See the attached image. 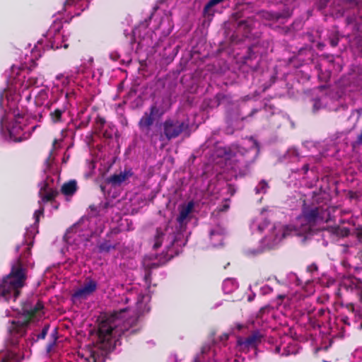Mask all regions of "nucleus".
Returning <instances> with one entry per match:
<instances>
[{"mask_svg":"<svg viewBox=\"0 0 362 362\" xmlns=\"http://www.w3.org/2000/svg\"><path fill=\"white\" fill-rule=\"evenodd\" d=\"M32 246V243L26 245L23 253L12 264L9 274L0 279V300L16 301L20 296L27 280L28 271L23 261L30 255Z\"/></svg>","mask_w":362,"mask_h":362,"instance_id":"obj_1","label":"nucleus"},{"mask_svg":"<svg viewBox=\"0 0 362 362\" xmlns=\"http://www.w3.org/2000/svg\"><path fill=\"white\" fill-rule=\"evenodd\" d=\"M133 175V173L131 169H125L123 172H120L119 174H114L107 179V182L112 184V185H119L128 178Z\"/></svg>","mask_w":362,"mask_h":362,"instance_id":"obj_10","label":"nucleus"},{"mask_svg":"<svg viewBox=\"0 0 362 362\" xmlns=\"http://www.w3.org/2000/svg\"><path fill=\"white\" fill-rule=\"evenodd\" d=\"M225 0H209L207 4L204 6V13H209V10L215 6L216 5L222 3Z\"/></svg>","mask_w":362,"mask_h":362,"instance_id":"obj_23","label":"nucleus"},{"mask_svg":"<svg viewBox=\"0 0 362 362\" xmlns=\"http://www.w3.org/2000/svg\"><path fill=\"white\" fill-rule=\"evenodd\" d=\"M217 100H218V103H221V100L225 98V95H216Z\"/></svg>","mask_w":362,"mask_h":362,"instance_id":"obj_49","label":"nucleus"},{"mask_svg":"<svg viewBox=\"0 0 362 362\" xmlns=\"http://www.w3.org/2000/svg\"><path fill=\"white\" fill-rule=\"evenodd\" d=\"M353 286L358 291L362 288V279L358 277H354L351 281Z\"/></svg>","mask_w":362,"mask_h":362,"instance_id":"obj_27","label":"nucleus"},{"mask_svg":"<svg viewBox=\"0 0 362 362\" xmlns=\"http://www.w3.org/2000/svg\"><path fill=\"white\" fill-rule=\"evenodd\" d=\"M76 0H66L64 2V7L71 6L76 3Z\"/></svg>","mask_w":362,"mask_h":362,"instance_id":"obj_39","label":"nucleus"},{"mask_svg":"<svg viewBox=\"0 0 362 362\" xmlns=\"http://www.w3.org/2000/svg\"><path fill=\"white\" fill-rule=\"evenodd\" d=\"M228 338V335L227 334H223L221 337V341H226L227 340Z\"/></svg>","mask_w":362,"mask_h":362,"instance_id":"obj_48","label":"nucleus"},{"mask_svg":"<svg viewBox=\"0 0 362 362\" xmlns=\"http://www.w3.org/2000/svg\"><path fill=\"white\" fill-rule=\"evenodd\" d=\"M358 292L361 296V298L362 299V288Z\"/></svg>","mask_w":362,"mask_h":362,"instance_id":"obj_56","label":"nucleus"},{"mask_svg":"<svg viewBox=\"0 0 362 362\" xmlns=\"http://www.w3.org/2000/svg\"><path fill=\"white\" fill-rule=\"evenodd\" d=\"M325 310L324 309L321 308L317 311V315L322 316L325 314Z\"/></svg>","mask_w":362,"mask_h":362,"instance_id":"obj_47","label":"nucleus"},{"mask_svg":"<svg viewBox=\"0 0 362 362\" xmlns=\"http://www.w3.org/2000/svg\"><path fill=\"white\" fill-rule=\"evenodd\" d=\"M49 325L48 324L45 325L44 326V327L42 328L41 332L37 335V340H40V339H44L47 334V332H48V330H49Z\"/></svg>","mask_w":362,"mask_h":362,"instance_id":"obj_28","label":"nucleus"},{"mask_svg":"<svg viewBox=\"0 0 362 362\" xmlns=\"http://www.w3.org/2000/svg\"><path fill=\"white\" fill-rule=\"evenodd\" d=\"M20 248H21V246H20V245H16V252H18V251H19V250H20Z\"/></svg>","mask_w":362,"mask_h":362,"instance_id":"obj_58","label":"nucleus"},{"mask_svg":"<svg viewBox=\"0 0 362 362\" xmlns=\"http://www.w3.org/2000/svg\"><path fill=\"white\" fill-rule=\"evenodd\" d=\"M294 1L295 0H286V7L282 11L267 13V18L270 20L279 21L291 17L293 9V7L291 6Z\"/></svg>","mask_w":362,"mask_h":362,"instance_id":"obj_9","label":"nucleus"},{"mask_svg":"<svg viewBox=\"0 0 362 362\" xmlns=\"http://www.w3.org/2000/svg\"><path fill=\"white\" fill-rule=\"evenodd\" d=\"M110 57L112 61L116 62L119 59L120 55L117 52H112L110 54Z\"/></svg>","mask_w":362,"mask_h":362,"instance_id":"obj_37","label":"nucleus"},{"mask_svg":"<svg viewBox=\"0 0 362 362\" xmlns=\"http://www.w3.org/2000/svg\"><path fill=\"white\" fill-rule=\"evenodd\" d=\"M151 14L148 18L141 22L137 26L134 27L132 30L134 37L138 36L139 38H144L146 34L147 29L150 24L152 18Z\"/></svg>","mask_w":362,"mask_h":362,"instance_id":"obj_12","label":"nucleus"},{"mask_svg":"<svg viewBox=\"0 0 362 362\" xmlns=\"http://www.w3.org/2000/svg\"><path fill=\"white\" fill-rule=\"evenodd\" d=\"M269 187V185L267 182L264 180H262L258 185L256 187V192L259 193H266L267 188Z\"/></svg>","mask_w":362,"mask_h":362,"instance_id":"obj_22","label":"nucleus"},{"mask_svg":"<svg viewBox=\"0 0 362 362\" xmlns=\"http://www.w3.org/2000/svg\"><path fill=\"white\" fill-rule=\"evenodd\" d=\"M40 190L38 192V194H41L43 192H49V189H56L57 188H52L49 187V185L47 181H43L39 184Z\"/></svg>","mask_w":362,"mask_h":362,"instance_id":"obj_25","label":"nucleus"},{"mask_svg":"<svg viewBox=\"0 0 362 362\" xmlns=\"http://www.w3.org/2000/svg\"><path fill=\"white\" fill-rule=\"evenodd\" d=\"M194 202L192 201L189 202L186 205H183L181 206L180 210V214L177 217V221L180 224H182L183 222L188 217L189 214L192 212L194 208Z\"/></svg>","mask_w":362,"mask_h":362,"instance_id":"obj_13","label":"nucleus"},{"mask_svg":"<svg viewBox=\"0 0 362 362\" xmlns=\"http://www.w3.org/2000/svg\"><path fill=\"white\" fill-rule=\"evenodd\" d=\"M323 46L324 45L322 44H321V43H319L318 45H317L319 49H322L323 47Z\"/></svg>","mask_w":362,"mask_h":362,"instance_id":"obj_57","label":"nucleus"},{"mask_svg":"<svg viewBox=\"0 0 362 362\" xmlns=\"http://www.w3.org/2000/svg\"><path fill=\"white\" fill-rule=\"evenodd\" d=\"M114 132H115V127L109 126V129H105L103 133V136L105 139H111V138H112Z\"/></svg>","mask_w":362,"mask_h":362,"instance_id":"obj_29","label":"nucleus"},{"mask_svg":"<svg viewBox=\"0 0 362 362\" xmlns=\"http://www.w3.org/2000/svg\"><path fill=\"white\" fill-rule=\"evenodd\" d=\"M356 143L358 145H362V130L361 132L357 136Z\"/></svg>","mask_w":362,"mask_h":362,"instance_id":"obj_38","label":"nucleus"},{"mask_svg":"<svg viewBox=\"0 0 362 362\" xmlns=\"http://www.w3.org/2000/svg\"><path fill=\"white\" fill-rule=\"evenodd\" d=\"M236 327H237L238 330L240 331L243 328V325L238 323V324H236Z\"/></svg>","mask_w":362,"mask_h":362,"instance_id":"obj_51","label":"nucleus"},{"mask_svg":"<svg viewBox=\"0 0 362 362\" xmlns=\"http://www.w3.org/2000/svg\"><path fill=\"white\" fill-rule=\"evenodd\" d=\"M97 287L95 281L87 279L83 286L74 291L72 297L76 299H86L96 291Z\"/></svg>","mask_w":362,"mask_h":362,"instance_id":"obj_8","label":"nucleus"},{"mask_svg":"<svg viewBox=\"0 0 362 362\" xmlns=\"http://www.w3.org/2000/svg\"><path fill=\"white\" fill-rule=\"evenodd\" d=\"M264 310V308H261V309L259 310V313H262Z\"/></svg>","mask_w":362,"mask_h":362,"instance_id":"obj_60","label":"nucleus"},{"mask_svg":"<svg viewBox=\"0 0 362 362\" xmlns=\"http://www.w3.org/2000/svg\"><path fill=\"white\" fill-rule=\"evenodd\" d=\"M105 186L100 185V189H101V190H102L103 192H104V191H105Z\"/></svg>","mask_w":362,"mask_h":362,"instance_id":"obj_59","label":"nucleus"},{"mask_svg":"<svg viewBox=\"0 0 362 362\" xmlns=\"http://www.w3.org/2000/svg\"><path fill=\"white\" fill-rule=\"evenodd\" d=\"M89 209H90L91 211L95 212V214H97L98 213V211L97 209V206H95V205H90L89 206Z\"/></svg>","mask_w":362,"mask_h":362,"instance_id":"obj_44","label":"nucleus"},{"mask_svg":"<svg viewBox=\"0 0 362 362\" xmlns=\"http://www.w3.org/2000/svg\"><path fill=\"white\" fill-rule=\"evenodd\" d=\"M90 360L92 361V362H104L105 358L103 356H100L98 353H96L93 351L90 356Z\"/></svg>","mask_w":362,"mask_h":362,"instance_id":"obj_26","label":"nucleus"},{"mask_svg":"<svg viewBox=\"0 0 362 362\" xmlns=\"http://www.w3.org/2000/svg\"><path fill=\"white\" fill-rule=\"evenodd\" d=\"M23 130L20 123L17 122H13L8 129L10 139L14 142H21L25 140L26 138L22 136Z\"/></svg>","mask_w":362,"mask_h":362,"instance_id":"obj_11","label":"nucleus"},{"mask_svg":"<svg viewBox=\"0 0 362 362\" xmlns=\"http://www.w3.org/2000/svg\"><path fill=\"white\" fill-rule=\"evenodd\" d=\"M202 357L200 355H196L194 358L193 362H202Z\"/></svg>","mask_w":362,"mask_h":362,"instance_id":"obj_43","label":"nucleus"},{"mask_svg":"<svg viewBox=\"0 0 362 362\" xmlns=\"http://www.w3.org/2000/svg\"><path fill=\"white\" fill-rule=\"evenodd\" d=\"M286 230H287V228H285V230H284V233H283V235H284V236H285V235H286Z\"/></svg>","mask_w":362,"mask_h":362,"instance_id":"obj_61","label":"nucleus"},{"mask_svg":"<svg viewBox=\"0 0 362 362\" xmlns=\"http://www.w3.org/2000/svg\"><path fill=\"white\" fill-rule=\"evenodd\" d=\"M252 300V297H249V298H248V300H249V301H251Z\"/></svg>","mask_w":362,"mask_h":362,"instance_id":"obj_62","label":"nucleus"},{"mask_svg":"<svg viewBox=\"0 0 362 362\" xmlns=\"http://www.w3.org/2000/svg\"><path fill=\"white\" fill-rule=\"evenodd\" d=\"M128 308L114 311L111 315L103 319L98 325V341L101 344V348L107 351H112L115 348V340L117 334H120L127 330L126 324L129 327L136 325L138 317H132L124 322V328H119V321L121 315L127 311Z\"/></svg>","mask_w":362,"mask_h":362,"instance_id":"obj_2","label":"nucleus"},{"mask_svg":"<svg viewBox=\"0 0 362 362\" xmlns=\"http://www.w3.org/2000/svg\"><path fill=\"white\" fill-rule=\"evenodd\" d=\"M258 112L257 109H252L247 117H252L255 114H256Z\"/></svg>","mask_w":362,"mask_h":362,"instance_id":"obj_45","label":"nucleus"},{"mask_svg":"<svg viewBox=\"0 0 362 362\" xmlns=\"http://www.w3.org/2000/svg\"><path fill=\"white\" fill-rule=\"evenodd\" d=\"M333 233H334L337 235L346 237L349 235L350 230L347 228H345V227L340 228V227L337 226L333 229Z\"/></svg>","mask_w":362,"mask_h":362,"instance_id":"obj_24","label":"nucleus"},{"mask_svg":"<svg viewBox=\"0 0 362 362\" xmlns=\"http://www.w3.org/2000/svg\"><path fill=\"white\" fill-rule=\"evenodd\" d=\"M255 57V52H253V49L252 47H248L247 49V55L245 57V59H252Z\"/></svg>","mask_w":362,"mask_h":362,"instance_id":"obj_34","label":"nucleus"},{"mask_svg":"<svg viewBox=\"0 0 362 362\" xmlns=\"http://www.w3.org/2000/svg\"><path fill=\"white\" fill-rule=\"evenodd\" d=\"M163 134L160 136V140L165 136L168 141L178 137L184 131L188 129V124L183 121L173 118L166 119L163 124Z\"/></svg>","mask_w":362,"mask_h":362,"instance_id":"obj_4","label":"nucleus"},{"mask_svg":"<svg viewBox=\"0 0 362 362\" xmlns=\"http://www.w3.org/2000/svg\"><path fill=\"white\" fill-rule=\"evenodd\" d=\"M320 108V102L319 101H315V103L313 105V110L314 111H317Z\"/></svg>","mask_w":362,"mask_h":362,"instance_id":"obj_41","label":"nucleus"},{"mask_svg":"<svg viewBox=\"0 0 362 362\" xmlns=\"http://www.w3.org/2000/svg\"><path fill=\"white\" fill-rule=\"evenodd\" d=\"M65 112L64 108H56L49 113V117L51 121L56 124L62 122V115Z\"/></svg>","mask_w":362,"mask_h":362,"instance_id":"obj_17","label":"nucleus"},{"mask_svg":"<svg viewBox=\"0 0 362 362\" xmlns=\"http://www.w3.org/2000/svg\"><path fill=\"white\" fill-rule=\"evenodd\" d=\"M305 170H308V168L306 165H304Z\"/></svg>","mask_w":362,"mask_h":362,"instance_id":"obj_63","label":"nucleus"},{"mask_svg":"<svg viewBox=\"0 0 362 362\" xmlns=\"http://www.w3.org/2000/svg\"><path fill=\"white\" fill-rule=\"evenodd\" d=\"M317 269H318V267H317V264L315 263L311 264L310 265L308 266V267H307V271L310 273L317 272Z\"/></svg>","mask_w":362,"mask_h":362,"instance_id":"obj_35","label":"nucleus"},{"mask_svg":"<svg viewBox=\"0 0 362 362\" xmlns=\"http://www.w3.org/2000/svg\"><path fill=\"white\" fill-rule=\"evenodd\" d=\"M328 40L332 47H337L340 40L339 32L337 30L329 32L328 34Z\"/></svg>","mask_w":362,"mask_h":362,"instance_id":"obj_18","label":"nucleus"},{"mask_svg":"<svg viewBox=\"0 0 362 362\" xmlns=\"http://www.w3.org/2000/svg\"><path fill=\"white\" fill-rule=\"evenodd\" d=\"M44 207L41 206L38 210H36L34 213V216L35 218V222H39L40 216L42 215L44 213Z\"/></svg>","mask_w":362,"mask_h":362,"instance_id":"obj_31","label":"nucleus"},{"mask_svg":"<svg viewBox=\"0 0 362 362\" xmlns=\"http://www.w3.org/2000/svg\"><path fill=\"white\" fill-rule=\"evenodd\" d=\"M159 264L158 263H151V264H147L145 268L147 269H150V271H151L152 269H157L159 267Z\"/></svg>","mask_w":362,"mask_h":362,"instance_id":"obj_36","label":"nucleus"},{"mask_svg":"<svg viewBox=\"0 0 362 362\" xmlns=\"http://www.w3.org/2000/svg\"><path fill=\"white\" fill-rule=\"evenodd\" d=\"M57 143V139H54V141L52 142L53 147H54V146L56 145Z\"/></svg>","mask_w":362,"mask_h":362,"instance_id":"obj_54","label":"nucleus"},{"mask_svg":"<svg viewBox=\"0 0 362 362\" xmlns=\"http://www.w3.org/2000/svg\"><path fill=\"white\" fill-rule=\"evenodd\" d=\"M43 308V303L39 300H37L35 305L30 300L24 302L22 305L24 318L10 322L8 330L11 335L13 337H23L26 333L27 327L30 320L40 315Z\"/></svg>","mask_w":362,"mask_h":362,"instance_id":"obj_3","label":"nucleus"},{"mask_svg":"<svg viewBox=\"0 0 362 362\" xmlns=\"http://www.w3.org/2000/svg\"><path fill=\"white\" fill-rule=\"evenodd\" d=\"M105 123V119L104 117H100V115H98L94 123L95 132L97 133L101 132Z\"/></svg>","mask_w":362,"mask_h":362,"instance_id":"obj_20","label":"nucleus"},{"mask_svg":"<svg viewBox=\"0 0 362 362\" xmlns=\"http://www.w3.org/2000/svg\"><path fill=\"white\" fill-rule=\"evenodd\" d=\"M91 119V116L89 115L87 117V118L85 120H83L80 122L78 127L79 128H85L88 126L90 122Z\"/></svg>","mask_w":362,"mask_h":362,"instance_id":"obj_32","label":"nucleus"},{"mask_svg":"<svg viewBox=\"0 0 362 362\" xmlns=\"http://www.w3.org/2000/svg\"><path fill=\"white\" fill-rule=\"evenodd\" d=\"M204 353H205V348L202 347L201 349V352L199 354H197V355H200V356L203 358V355L204 354Z\"/></svg>","mask_w":362,"mask_h":362,"instance_id":"obj_50","label":"nucleus"},{"mask_svg":"<svg viewBox=\"0 0 362 362\" xmlns=\"http://www.w3.org/2000/svg\"><path fill=\"white\" fill-rule=\"evenodd\" d=\"M229 208V205L228 204H224L223 205L222 208L219 209L220 211H225L226 210H228V209Z\"/></svg>","mask_w":362,"mask_h":362,"instance_id":"obj_46","label":"nucleus"},{"mask_svg":"<svg viewBox=\"0 0 362 362\" xmlns=\"http://www.w3.org/2000/svg\"><path fill=\"white\" fill-rule=\"evenodd\" d=\"M356 272L358 274H361L362 273V267L357 269Z\"/></svg>","mask_w":362,"mask_h":362,"instance_id":"obj_53","label":"nucleus"},{"mask_svg":"<svg viewBox=\"0 0 362 362\" xmlns=\"http://www.w3.org/2000/svg\"><path fill=\"white\" fill-rule=\"evenodd\" d=\"M57 340V337H54V341L52 343H49L48 345H47V350L49 351L52 346L55 344V341Z\"/></svg>","mask_w":362,"mask_h":362,"instance_id":"obj_42","label":"nucleus"},{"mask_svg":"<svg viewBox=\"0 0 362 362\" xmlns=\"http://www.w3.org/2000/svg\"><path fill=\"white\" fill-rule=\"evenodd\" d=\"M158 115L159 108L156 105H152L149 108V112H145L139 122V129L151 141H153L156 136V134L151 132V127L155 121V117Z\"/></svg>","mask_w":362,"mask_h":362,"instance_id":"obj_5","label":"nucleus"},{"mask_svg":"<svg viewBox=\"0 0 362 362\" xmlns=\"http://www.w3.org/2000/svg\"><path fill=\"white\" fill-rule=\"evenodd\" d=\"M264 334L259 330H255L246 338H239L237 341L238 345L243 350H250V349H257L262 343Z\"/></svg>","mask_w":362,"mask_h":362,"instance_id":"obj_7","label":"nucleus"},{"mask_svg":"<svg viewBox=\"0 0 362 362\" xmlns=\"http://www.w3.org/2000/svg\"><path fill=\"white\" fill-rule=\"evenodd\" d=\"M99 252H109L111 250H115L116 246L112 245L110 240H105L98 245Z\"/></svg>","mask_w":362,"mask_h":362,"instance_id":"obj_19","label":"nucleus"},{"mask_svg":"<svg viewBox=\"0 0 362 362\" xmlns=\"http://www.w3.org/2000/svg\"><path fill=\"white\" fill-rule=\"evenodd\" d=\"M325 212L322 206L304 204L302 209L303 218L310 226H315L317 222L322 221Z\"/></svg>","mask_w":362,"mask_h":362,"instance_id":"obj_6","label":"nucleus"},{"mask_svg":"<svg viewBox=\"0 0 362 362\" xmlns=\"http://www.w3.org/2000/svg\"><path fill=\"white\" fill-rule=\"evenodd\" d=\"M167 230V227L165 228H157L156 230V233L153 237V249L157 250L160 248L162 245L163 241L164 240L165 235V231Z\"/></svg>","mask_w":362,"mask_h":362,"instance_id":"obj_15","label":"nucleus"},{"mask_svg":"<svg viewBox=\"0 0 362 362\" xmlns=\"http://www.w3.org/2000/svg\"><path fill=\"white\" fill-rule=\"evenodd\" d=\"M3 122H4V117H1V119H0V126L1 127H3Z\"/></svg>","mask_w":362,"mask_h":362,"instance_id":"obj_55","label":"nucleus"},{"mask_svg":"<svg viewBox=\"0 0 362 362\" xmlns=\"http://www.w3.org/2000/svg\"><path fill=\"white\" fill-rule=\"evenodd\" d=\"M280 351H281V347L279 346H276L275 347V353L276 354H279L280 353Z\"/></svg>","mask_w":362,"mask_h":362,"instance_id":"obj_52","label":"nucleus"},{"mask_svg":"<svg viewBox=\"0 0 362 362\" xmlns=\"http://www.w3.org/2000/svg\"><path fill=\"white\" fill-rule=\"evenodd\" d=\"M356 236L362 243V226H358L355 230Z\"/></svg>","mask_w":362,"mask_h":362,"instance_id":"obj_33","label":"nucleus"},{"mask_svg":"<svg viewBox=\"0 0 362 362\" xmlns=\"http://www.w3.org/2000/svg\"><path fill=\"white\" fill-rule=\"evenodd\" d=\"M59 192L56 189H49V192H43L41 194H38L40 197V200L38 204L41 205L42 203L52 202L58 196Z\"/></svg>","mask_w":362,"mask_h":362,"instance_id":"obj_16","label":"nucleus"},{"mask_svg":"<svg viewBox=\"0 0 362 362\" xmlns=\"http://www.w3.org/2000/svg\"><path fill=\"white\" fill-rule=\"evenodd\" d=\"M305 170H308V168L306 165H304Z\"/></svg>","mask_w":362,"mask_h":362,"instance_id":"obj_64","label":"nucleus"},{"mask_svg":"<svg viewBox=\"0 0 362 362\" xmlns=\"http://www.w3.org/2000/svg\"><path fill=\"white\" fill-rule=\"evenodd\" d=\"M151 271H150V269H147L145 268V274L144 279L145 281V283L148 285H150L151 282Z\"/></svg>","mask_w":362,"mask_h":362,"instance_id":"obj_30","label":"nucleus"},{"mask_svg":"<svg viewBox=\"0 0 362 362\" xmlns=\"http://www.w3.org/2000/svg\"><path fill=\"white\" fill-rule=\"evenodd\" d=\"M346 2L349 3L352 6H356L358 4L356 0H346Z\"/></svg>","mask_w":362,"mask_h":362,"instance_id":"obj_40","label":"nucleus"},{"mask_svg":"<svg viewBox=\"0 0 362 362\" xmlns=\"http://www.w3.org/2000/svg\"><path fill=\"white\" fill-rule=\"evenodd\" d=\"M77 182L76 180H72L63 184L61 188V192L66 196H72L77 191Z\"/></svg>","mask_w":362,"mask_h":362,"instance_id":"obj_14","label":"nucleus"},{"mask_svg":"<svg viewBox=\"0 0 362 362\" xmlns=\"http://www.w3.org/2000/svg\"><path fill=\"white\" fill-rule=\"evenodd\" d=\"M251 20H242L238 23L237 27L239 29H243L245 33L250 32L251 30Z\"/></svg>","mask_w":362,"mask_h":362,"instance_id":"obj_21","label":"nucleus"}]
</instances>
